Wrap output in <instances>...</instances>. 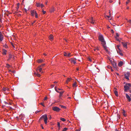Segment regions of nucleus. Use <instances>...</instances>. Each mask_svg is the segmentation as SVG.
Masks as SVG:
<instances>
[{
	"label": "nucleus",
	"mask_w": 131,
	"mask_h": 131,
	"mask_svg": "<svg viewBox=\"0 0 131 131\" xmlns=\"http://www.w3.org/2000/svg\"><path fill=\"white\" fill-rule=\"evenodd\" d=\"M93 115L92 113L89 111L87 112L86 114V117L88 119H91L92 118Z\"/></svg>",
	"instance_id": "f257e3e1"
},
{
	"label": "nucleus",
	"mask_w": 131,
	"mask_h": 131,
	"mask_svg": "<svg viewBox=\"0 0 131 131\" xmlns=\"http://www.w3.org/2000/svg\"><path fill=\"white\" fill-rule=\"evenodd\" d=\"M99 40L101 41L102 44H105V42L104 40L102 35H99Z\"/></svg>",
	"instance_id": "f03ea898"
},
{
	"label": "nucleus",
	"mask_w": 131,
	"mask_h": 131,
	"mask_svg": "<svg viewBox=\"0 0 131 131\" xmlns=\"http://www.w3.org/2000/svg\"><path fill=\"white\" fill-rule=\"evenodd\" d=\"M43 118L44 119V121L45 124H46L47 123V120L48 119V117L47 116V115H43L41 117L40 119L41 118Z\"/></svg>",
	"instance_id": "7ed1b4c3"
},
{
	"label": "nucleus",
	"mask_w": 131,
	"mask_h": 131,
	"mask_svg": "<svg viewBox=\"0 0 131 131\" xmlns=\"http://www.w3.org/2000/svg\"><path fill=\"white\" fill-rule=\"evenodd\" d=\"M52 109L53 110L57 112H59L60 110V109L58 107H52Z\"/></svg>",
	"instance_id": "20e7f679"
},
{
	"label": "nucleus",
	"mask_w": 131,
	"mask_h": 131,
	"mask_svg": "<svg viewBox=\"0 0 131 131\" xmlns=\"http://www.w3.org/2000/svg\"><path fill=\"white\" fill-rule=\"evenodd\" d=\"M130 75V73L128 72H127L124 74L125 78L129 80V77Z\"/></svg>",
	"instance_id": "39448f33"
},
{
	"label": "nucleus",
	"mask_w": 131,
	"mask_h": 131,
	"mask_svg": "<svg viewBox=\"0 0 131 131\" xmlns=\"http://www.w3.org/2000/svg\"><path fill=\"white\" fill-rule=\"evenodd\" d=\"M89 21L93 24H94L95 23V20L93 19V18L92 17L90 18L89 20Z\"/></svg>",
	"instance_id": "423d86ee"
},
{
	"label": "nucleus",
	"mask_w": 131,
	"mask_h": 131,
	"mask_svg": "<svg viewBox=\"0 0 131 131\" xmlns=\"http://www.w3.org/2000/svg\"><path fill=\"white\" fill-rule=\"evenodd\" d=\"M117 46V48L118 49V50L117 51V52L119 53L120 55L122 56H123V54L122 53V51L119 48V46L118 45Z\"/></svg>",
	"instance_id": "0eeeda50"
},
{
	"label": "nucleus",
	"mask_w": 131,
	"mask_h": 131,
	"mask_svg": "<svg viewBox=\"0 0 131 131\" xmlns=\"http://www.w3.org/2000/svg\"><path fill=\"white\" fill-rule=\"evenodd\" d=\"M4 36L2 32H0V42H1L3 40Z\"/></svg>",
	"instance_id": "6e6552de"
},
{
	"label": "nucleus",
	"mask_w": 131,
	"mask_h": 131,
	"mask_svg": "<svg viewBox=\"0 0 131 131\" xmlns=\"http://www.w3.org/2000/svg\"><path fill=\"white\" fill-rule=\"evenodd\" d=\"M129 87L127 85H126L124 86V91L127 92V90L129 89Z\"/></svg>",
	"instance_id": "1a4fd4ad"
},
{
	"label": "nucleus",
	"mask_w": 131,
	"mask_h": 131,
	"mask_svg": "<svg viewBox=\"0 0 131 131\" xmlns=\"http://www.w3.org/2000/svg\"><path fill=\"white\" fill-rule=\"evenodd\" d=\"M76 60V59H75V58H72L70 59V61L71 62V63L75 64L76 63V62L75 61Z\"/></svg>",
	"instance_id": "9d476101"
},
{
	"label": "nucleus",
	"mask_w": 131,
	"mask_h": 131,
	"mask_svg": "<svg viewBox=\"0 0 131 131\" xmlns=\"http://www.w3.org/2000/svg\"><path fill=\"white\" fill-rule=\"evenodd\" d=\"M2 53L3 55H5L7 54V51L5 49H3L2 50Z\"/></svg>",
	"instance_id": "9b49d317"
},
{
	"label": "nucleus",
	"mask_w": 131,
	"mask_h": 131,
	"mask_svg": "<svg viewBox=\"0 0 131 131\" xmlns=\"http://www.w3.org/2000/svg\"><path fill=\"white\" fill-rule=\"evenodd\" d=\"M126 98L128 100V101L129 102H130L131 101V98H130V97L126 93Z\"/></svg>",
	"instance_id": "f8f14e48"
},
{
	"label": "nucleus",
	"mask_w": 131,
	"mask_h": 131,
	"mask_svg": "<svg viewBox=\"0 0 131 131\" xmlns=\"http://www.w3.org/2000/svg\"><path fill=\"white\" fill-rule=\"evenodd\" d=\"M64 55L65 56H67L69 57L71 56V53H69L67 54L66 52H64Z\"/></svg>",
	"instance_id": "ddd939ff"
},
{
	"label": "nucleus",
	"mask_w": 131,
	"mask_h": 131,
	"mask_svg": "<svg viewBox=\"0 0 131 131\" xmlns=\"http://www.w3.org/2000/svg\"><path fill=\"white\" fill-rule=\"evenodd\" d=\"M102 45L103 47H104V49L107 51L108 50L107 49V47L105 45H106V42H105V44H102Z\"/></svg>",
	"instance_id": "4468645a"
},
{
	"label": "nucleus",
	"mask_w": 131,
	"mask_h": 131,
	"mask_svg": "<svg viewBox=\"0 0 131 131\" xmlns=\"http://www.w3.org/2000/svg\"><path fill=\"white\" fill-rule=\"evenodd\" d=\"M122 44L123 47L126 48H127V43H124V42H122Z\"/></svg>",
	"instance_id": "2eb2a0df"
},
{
	"label": "nucleus",
	"mask_w": 131,
	"mask_h": 131,
	"mask_svg": "<svg viewBox=\"0 0 131 131\" xmlns=\"http://www.w3.org/2000/svg\"><path fill=\"white\" fill-rule=\"evenodd\" d=\"M13 54L12 53H10L9 54L8 58H9V59H11V58H12L14 59V57H13Z\"/></svg>",
	"instance_id": "dca6fc26"
},
{
	"label": "nucleus",
	"mask_w": 131,
	"mask_h": 131,
	"mask_svg": "<svg viewBox=\"0 0 131 131\" xmlns=\"http://www.w3.org/2000/svg\"><path fill=\"white\" fill-rule=\"evenodd\" d=\"M112 65L113 67L114 68L116 67V63L115 62H113L112 63Z\"/></svg>",
	"instance_id": "f3484780"
},
{
	"label": "nucleus",
	"mask_w": 131,
	"mask_h": 131,
	"mask_svg": "<svg viewBox=\"0 0 131 131\" xmlns=\"http://www.w3.org/2000/svg\"><path fill=\"white\" fill-rule=\"evenodd\" d=\"M53 35L51 34L49 36V39L51 41H52V40H53Z\"/></svg>",
	"instance_id": "a211bd4d"
},
{
	"label": "nucleus",
	"mask_w": 131,
	"mask_h": 131,
	"mask_svg": "<svg viewBox=\"0 0 131 131\" xmlns=\"http://www.w3.org/2000/svg\"><path fill=\"white\" fill-rule=\"evenodd\" d=\"M64 91L59 92V93H60V95L59 96V99H61V96L62 95V94L64 92Z\"/></svg>",
	"instance_id": "6ab92c4d"
},
{
	"label": "nucleus",
	"mask_w": 131,
	"mask_h": 131,
	"mask_svg": "<svg viewBox=\"0 0 131 131\" xmlns=\"http://www.w3.org/2000/svg\"><path fill=\"white\" fill-rule=\"evenodd\" d=\"M123 61H120L119 62V63H118V65L119 67H121L123 65Z\"/></svg>",
	"instance_id": "aec40b11"
},
{
	"label": "nucleus",
	"mask_w": 131,
	"mask_h": 131,
	"mask_svg": "<svg viewBox=\"0 0 131 131\" xmlns=\"http://www.w3.org/2000/svg\"><path fill=\"white\" fill-rule=\"evenodd\" d=\"M37 61L39 63H41L43 62V60L42 59H39L37 60Z\"/></svg>",
	"instance_id": "412c9836"
},
{
	"label": "nucleus",
	"mask_w": 131,
	"mask_h": 131,
	"mask_svg": "<svg viewBox=\"0 0 131 131\" xmlns=\"http://www.w3.org/2000/svg\"><path fill=\"white\" fill-rule=\"evenodd\" d=\"M36 11L34 10H33L32 11H31V14L32 16H33L34 14L36 13Z\"/></svg>",
	"instance_id": "4be33fe9"
},
{
	"label": "nucleus",
	"mask_w": 131,
	"mask_h": 131,
	"mask_svg": "<svg viewBox=\"0 0 131 131\" xmlns=\"http://www.w3.org/2000/svg\"><path fill=\"white\" fill-rule=\"evenodd\" d=\"M20 5V3H17V7H16V8L17 9V10H18L19 8V6Z\"/></svg>",
	"instance_id": "5701e85b"
},
{
	"label": "nucleus",
	"mask_w": 131,
	"mask_h": 131,
	"mask_svg": "<svg viewBox=\"0 0 131 131\" xmlns=\"http://www.w3.org/2000/svg\"><path fill=\"white\" fill-rule=\"evenodd\" d=\"M34 74L36 75L38 77H40V74H39L38 73H36L35 72L34 73Z\"/></svg>",
	"instance_id": "b1692460"
},
{
	"label": "nucleus",
	"mask_w": 131,
	"mask_h": 131,
	"mask_svg": "<svg viewBox=\"0 0 131 131\" xmlns=\"http://www.w3.org/2000/svg\"><path fill=\"white\" fill-rule=\"evenodd\" d=\"M72 79L71 78H68L67 80L66 81V83L68 84L69 81H70Z\"/></svg>",
	"instance_id": "393cba45"
},
{
	"label": "nucleus",
	"mask_w": 131,
	"mask_h": 131,
	"mask_svg": "<svg viewBox=\"0 0 131 131\" xmlns=\"http://www.w3.org/2000/svg\"><path fill=\"white\" fill-rule=\"evenodd\" d=\"M58 126L59 127L58 130H59L60 129V123L59 122H58L57 124Z\"/></svg>",
	"instance_id": "a878e982"
},
{
	"label": "nucleus",
	"mask_w": 131,
	"mask_h": 131,
	"mask_svg": "<svg viewBox=\"0 0 131 131\" xmlns=\"http://www.w3.org/2000/svg\"><path fill=\"white\" fill-rule=\"evenodd\" d=\"M2 89L3 91L4 92L6 91H8V88H3Z\"/></svg>",
	"instance_id": "bb28decb"
},
{
	"label": "nucleus",
	"mask_w": 131,
	"mask_h": 131,
	"mask_svg": "<svg viewBox=\"0 0 131 131\" xmlns=\"http://www.w3.org/2000/svg\"><path fill=\"white\" fill-rule=\"evenodd\" d=\"M114 93H115V95L116 96H118V92L117 91H114Z\"/></svg>",
	"instance_id": "cd10ccee"
},
{
	"label": "nucleus",
	"mask_w": 131,
	"mask_h": 131,
	"mask_svg": "<svg viewBox=\"0 0 131 131\" xmlns=\"http://www.w3.org/2000/svg\"><path fill=\"white\" fill-rule=\"evenodd\" d=\"M77 85H76V83L75 82L73 84V87H75Z\"/></svg>",
	"instance_id": "c85d7f7f"
},
{
	"label": "nucleus",
	"mask_w": 131,
	"mask_h": 131,
	"mask_svg": "<svg viewBox=\"0 0 131 131\" xmlns=\"http://www.w3.org/2000/svg\"><path fill=\"white\" fill-rule=\"evenodd\" d=\"M60 119L61 121H63V122L65 121L66 120V119H64V118H60Z\"/></svg>",
	"instance_id": "c756f323"
},
{
	"label": "nucleus",
	"mask_w": 131,
	"mask_h": 131,
	"mask_svg": "<svg viewBox=\"0 0 131 131\" xmlns=\"http://www.w3.org/2000/svg\"><path fill=\"white\" fill-rule=\"evenodd\" d=\"M94 50L95 51H96V50H99V48L98 47L95 48V49H94Z\"/></svg>",
	"instance_id": "7c9ffc66"
},
{
	"label": "nucleus",
	"mask_w": 131,
	"mask_h": 131,
	"mask_svg": "<svg viewBox=\"0 0 131 131\" xmlns=\"http://www.w3.org/2000/svg\"><path fill=\"white\" fill-rule=\"evenodd\" d=\"M126 85H128L129 87H131V84L130 83H126Z\"/></svg>",
	"instance_id": "2f4dec72"
},
{
	"label": "nucleus",
	"mask_w": 131,
	"mask_h": 131,
	"mask_svg": "<svg viewBox=\"0 0 131 131\" xmlns=\"http://www.w3.org/2000/svg\"><path fill=\"white\" fill-rule=\"evenodd\" d=\"M50 12H53V11H54V7H53L50 10Z\"/></svg>",
	"instance_id": "473e14b6"
},
{
	"label": "nucleus",
	"mask_w": 131,
	"mask_h": 131,
	"mask_svg": "<svg viewBox=\"0 0 131 131\" xmlns=\"http://www.w3.org/2000/svg\"><path fill=\"white\" fill-rule=\"evenodd\" d=\"M4 47H5L6 48H8V46L6 44H5L4 45Z\"/></svg>",
	"instance_id": "72a5a7b5"
},
{
	"label": "nucleus",
	"mask_w": 131,
	"mask_h": 131,
	"mask_svg": "<svg viewBox=\"0 0 131 131\" xmlns=\"http://www.w3.org/2000/svg\"><path fill=\"white\" fill-rule=\"evenodd\" d=\"M116 36L115 37V38H116V39H117V37H119V35L117 33H116Z\"/></svg>",
	"instance_id": "f704fd0d"
},
{
	"label": "nucleus",
	"mask_w": 131,
	"mask_h": 131,
	"mask_svg": "<svg viewBox=\"0 0 131 131\" xmlns=\"http://www.w3.org/2000/svg\"><path fill=\"white\" fill-rule=\"evenodd\" d=\"M68 129V128L66 127L64 128L62 130V131H66Z\"/></svg>",
	"instance_id": "c9c22d12"
},
{
	"label": "nucleus",
	"mask_w": 131,
	"mask_h": 131,
	"mask_svg": "<svg viewBox=\"0 0 131 131\" xmlns=\"http://www.w3.org/2000/svg\"><path fill=\"white\" fill-rule=\"evenodd\" d=\"M40 3H37L36 4V6H37V7H40Z\"/></svg>",
	"instance_id": "e433bc0d"
},
{
	"label": "nucleus",
	"mask_w": 131,
	"mask_h": 131,
	"mask_svg": "<svg viewBox=\"0 0 131 131\" xmlns=\"http://www.w3.org/2000/svg\"><path fill=\"white\" fill-rule=\"evenodd\" d=\"M29 9V7H28V8H27V9H26V8H24V9H25V12H27V11Z\"/></svg>",
	"instance_id": "4c0bfd02"
},
{
	"label": "nucleus",
	"mask_w": 131,
	"mask_h": 131,
	"mask_svg": "<svg viewBox=\"0 0 131 131\" xmlns=\"http://www.w3.org/2000/svg\"><path fill=\"white\" fill-rule=\"evenodd\" d=\"M40 6L41 8H42L44 7V5L43 4H41L40 5Z\"/></svg>",
	"instance_id": "58836bf2"
},
{
	"label": "nucleus",
	"mask_w": 131,
	"mask_h": 131,
	"mask_svg": "<svg viewBox=\"0 0 131 131\" xmlns=\"http://www.w3.org/2000/svg\"><path fill=\"white\" fill-rule=\"evenodd\" d=\"M57 87L56 86L55 88V91L57 92H59L58 91L57 89Z\"/></svg>",
	"instance_id": "ea45409f"
},
{
	"label": "nucleus",
	"mask_w": 131,
	"mask_h": 131,
	"mask_svg": "<svg viewBox=\"0 0 131 131\" xmlns=\"http://www.w3.org/2000/svg\"><path fill=\"white\" fill-rule=\"evenodd\" d=\"M35 16L36 18H37L38 17V16H37V14L36 12V13H35Z\"/></svg>",
	"instance_id": "a19ab883"
},
{
	"label": "nucleus",
	"mask_w": 131,
	"mask_h": 131,
	"mask_svg": "<svg viewBox=\"0 0 131 131\" xmlns=\"http://www.w3.org/2000/svg\"><path fill=\"white\" fill-rule=\"evenodd\" d=\"M38 70L40 72H41V70H42V68H39Z\"/></svg>",
	"instance_id": "79ce46f5"
},
{
	"label": "nucleus",
	"mask_w": 131,
	"mask_h": 131,
	"mask_svg": "<svg viewBox=\"0 0 131 131\" xmlns=\"http://www.w3.org/2000/svg\"><path fill=\"white\" fill-rule=\"evenodd\" d=\"M42 13H43V14H45L46 13V12L45 11H44L43 10H42Z\"/></svg>",
	"instance_id": "37998d69"
},
{
	"label": "nucleus",
	"mask_w": 131,
	"mask_h": 131,
	"mask_svg": "<svg viewBox=\"0 0 131 131\" xmlns=\"http://www.w3.org/2000/svg\"><path fill=\"white\" fill-rule=\"evenodd\" d=\"M6 67L7 68H9V65L8 64H7Z\"/></svg>",
	"instance_id": "c03bdc74"
},
{
	"label": "nucleus",
	"mask_w": 131,
	"mask_h": 131,
	"mask_svg": "<svg viewBox=\"0 0 131 131\" xmlns=\"http://www.w3.org/2000/svg\"><path fill=\"white\" fill-rule=\"evenodd\" d=\"M130 2V0H128L126 2V3L127 4H128Z\"/></svg>",
	"instance_id": "a18cd8bd"
},
{
	"label": "nucleus",
	"mask_w": 131,
	"mask_h": 131,
	"mask_svg": "<svg viewBox=\"0 0 131 131\" xmlns=\"http://www.w3.org/2000/svg\"><path fill=\"white\" fill-rule=\"evenodd\" d=\"M122 110L123 111V112H122V113H125V110Z\"/></svg>",
	"instance_id": "49530a36"
},
{
	"label": "nucleus",
	"mask_w": 131,
	"mask_h": 131,
	"mask_svg": "<svg viewBox=\"0 0 131 131\" xmlns=\"http://www.w3.org/2000/svg\"><path fill=\"white\" fill-rule=\"evenodd\" d=\"M40 111H36L35 112V113L36 114H37V113H38Z\"/></svg>",
	"instance_id": "de8ad7c7"
},
{
	"label": "nucleus",
	"mask_w": 131,
	"mask_h": 131,
	"mask_svg": "<svg viewBox=\"0 0 131 131\" xmlns=\"http://www.w3.org/2000/svg\"><path fill=\"white\" fill-rule=\"evenodd\" d=\"M47 97H45V98H44L43 100L44 101H45V100H47Z\"/></svg>",
	"instance_id": "09e8293b"
},
{
	"label": "nucleus",
	"mask_w": 131,
	"mask_h": 131,
	"mask_svg": "<svg viewBox=\"0 0 131 131\" xmlns=\"http://www.w3.org/2000/svg\"><path fill=\"white\" fill-rule=\"evenodd\" d=\"M4 103H5V104H10H10H11L10 103H9V104H8L7 102H4Z\"/></svg>",
	"instance_id": "8fccbe9b"
},
{
	"label": "nucleus",
	"mask_w": 131,
	"mask_h": 131,
	"mask_svg": "<svg viewBox=\"0 0 131 131\" xmlns=\"http://www.w3.org/2000/svg\"><path fill=\"white\" fill-rule=\"evenodd\" d=\"M40 104L42 106H44L45 105L43 104V103H40Z\"/></svg>",
	"instance_id": "3c124183"
},
{
	"label": "nucleus",
	"mask_w": 131,
	"mask_h": 131,
	"mask_svg": "<svg viewBox=\"0 0 131 131\" xmlns=\"http://www.w3.org/2000/svg\"><path fill=\"white\" fill-rule=\"evenodd\" d=\"M54 84H52V85H51V86L52 87V88H53L54 86Z\"/></svg>",
	"instance_id": "603ef678"
},
{
	"label": "nucleus",
	"mask_w": 131,
	"mask_h": 131,
	"mask_svg": "<svg viewBox=\"0 0 131 131\" xmlns=\"http://www.w3.org/2000/svg\"><path fill=\"white\" fill-rule=\"evenodd\" d=\"M123 115L124 116H126V114L125 113H123Z\"/></svg>",
	"instance_id": "864d4df0"
},
{
	"label": "nucleus",
	"mask_w": 131,
	"mask_h": 131,
	"mask_svg": "<svg viewBox=\"0 0 131 131\" xmlns=\"http://www.w3.org/2000/svg\"><path fill=\"white\" fill-rule=\"evenodd\" d=\"M41 127L42 128V129H44V128L42 126V125H41Z\"/></svg>",
	"instance_id": "5fc2aeb1"
},
{
	"label": "nucleus",
	"mask_w": 131,
	"mask_h": 131,
	"mask_svg": "<svg viewBox=\"0 0 131 131\" xmlns=\"http://www.w3.org/2000/svg\"><path fill=\"white\" fill-rule=\"evenodd\" d=\"M106 16L108 18H109L110 17V14L109 16Z\"/></svg>",
	"instance_id": "6e6d98bb"
},
{
	"label": "nucleus",
	"mask_w": 131,
	"mask_h": 131,
	"mask_svg": "<svg viewBox=\"0 0 131 131\" xmlns=\"http://www.w3.org/2000/svg\"><path fill=\"white\" fill-rule=\"evenodd\" d=\"M58 89L59 90H62L63 89H60V88H58Z\"/></svg>",
	"instance_id": "4d7b16f0"
},
{
	"label": "nucleus",
	"mask_w": 131,
	"mask_h": 131,
	"mask_svg": "<svg viewBox=\"0 0 131 131\" xmlns=\"http://www.w3.org/2000/svg\"><path fill=\"white\" fill-rule=\"evenodd\" d=\"M111 31L113 33H114V31L113 30V29H112L111 30Z\"/></svg>",
	"instance_id": "13d9d810"
},
{
	"label": "nucleus",
	"mask_w": 131,
	"mask_h": 131,
	"mask_svg": "<svg viewBox=\"0 0 131 131\" xmlns=\"http://www.w3.org/2000/svg\"><path fill=\"white\" fill-rule=\"evenodd\" d=\"M45 65V64H42L41 65V66H42H42H44Z\"/></svg>",
	"instance_id": "bf43d9fd"
},
{
	"label": "nucleus",
	"mask_w": 131,
	"mask_h": 131,
	"mask_svg": "<svg viewBox=\"0 0 131 131\" xmlns=\"http://www.w3.org/2000/svg\"><path fill=\"white\" fill-rule=\"evenodd\" d=\"M42 67V66H41V65H40V66H39L38 67V68H40V67Z\"/></svg>",
	"instance_id": "052dcab7"
},
{
	"label": "nucleus",
	"mask_w": 131,
	"mask_h": 131,
	"mask_svg": "<svg viewBox=\"0 0 131 131\" xmlns=\"http://www.w3.org/2000/svg\"><path fill=\"white\" fill-rule=\"evenodd\" d=\"M109 2L110 3H112V2L113 1H111V0H110V1H109Z\"/></svg>",
	"instance_id": "680f3d73"
},
{
	"label": "nucleus",
	"mask_w": 131,
	"mask_h": 131,
	"mask_svg": "<svg viewBox=\"0 0 131 131\" xmlns=\"http://www.w3.org/2000/svg\"><path fill=\"white\" fill-rule=\"evenodd\" d=\"M128 22L130 23H131V20H129L128 21Z\"/></svg>",
	"instance_id": "e2e57ef3"
},
{
	"label": "nucleus",
	"mask_w": 131,
	"mask_h": 131,
	"mask_svg": "<svg viewBox=\"0 0 131 131\" xmlns=\"http://www.w3.org/2000/svg\"><path fill=\"white\" fill-rule=\"evenodd\" d=\"M50 117H49V118L50 119H51V117L50 115H49Z\"/></svg>",
	"instance_id": "0e129e2a"
},
{
	"label": "nucleus",
	"mask_w": 131,
	"mask_h": 131,
	"mask_svg": "<svg viewBox=\"0 0 131 131\" xmlns=\"http://www.w3.org/2000/svg\"><path fill=\"white\" fill-rule=\"evenodd\" d=\"M80 130L79 129H77L75 131H80Z\"/></svg>",
	"instance_id": "69168bd1"
},
{
	"label": "nucleus",
	"mask_w": 131,
	"mask_h": 131,
	"mask_svg": "<svg viewBox=\"0 0 131 131\" xmlns=\"http://www.w3.org/2000/svg\"><path fill=\"white\" fill-rule=\"evenodd\" d=\"M57 83V81H55L53 82V83Z\"/></svg>",
	"instance_id": "338daca9"
},
{
	"label": "nucleus",
	"mask_w": 131,
	"mask_h": 131,
	"mask_svg": "<svg viewBox=\"0 0 131 131\" xmlns=\"http://www.w3.org/2000/svg\"><path fill=\"white\" fill-rule=\"evenodd\" d=\"M129 92L130 93H131V89L129 90Z\"/></svg>",
	"instance_id": "774afa93"
}]
</instances>
